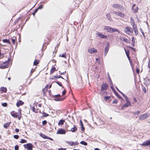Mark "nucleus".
I'll return each instance as SVG.
<instances>
[{
    "label": "nucleus",
    "instance_id": "obj_1",
    "mask_svg": "<svg viewBox=\"0 0 150 150\" xmlns=\"http://www.w3.org/2000/svg\"><path fill=\"white\" fill-rule=\"evenodd\" d=\"M131 25L132 26L133 31L135 33L136 35H137L138 34V31L137 28V25L135 24V22L133 18H131Z\"/></svg>",
    "mask_w": 150,
    "mask_h": 150
},
{
    "label": "nucleus",
    "instance_id": "obj_2",
    "mask_svg": "<svg viewBox=\"0 0 150 150\" xmlns=\"http://www.w3.org/2000/svg\"><path fill=\"white\" fill-rule=\"evenodd\" d=\"M104 29L107 30L108 32L109 33H112L115 32H117L118 33L120 32V31L118 30L107 26H105L104 27Z\"/></svg>",
    "mask_w": 150,
    "mask_h": 150
},
{
    "label": "nucleus",
    "instance_id": "obj_3",
    "mask_svg": "<svg viewBox=\"0 0 150 150\" xmlns=\"http://www.w3.org/2000/svg\"><path fill=\"white\" fill-rule=\"evenodd\" d=\"M124 31L125 33L128 35H132L133 33V31L131 30V28L128 26L125 28Z\"/></svg>",
    "mask_w": 150,
    "mask_h": 150
},
{
    "label": "nucleus",
    "instance_id": "obj_4",
    "mask_svg": "<svg viewBox=\"0 0 150 150\" xmlns=\"http://www.w3.org/2000/svg\"><path fill=\"white\" fill-rule=\"evenodd\" d=\"M149 115V113H145L140 115L139 117V119L140 120H144L148 117Z\"/></svg>",
    "mask_w": 150,
    "mask_h": 150
},
{
    "label": "nucleus",
    "instance_id": "obj_5",
    "mask_svg": "<svg viewBox=\"0 0 150 150\" xmlns=\"http://www.w3.org/2000/svg\"><path fill=\"white\" fill-rule=\"evenodd\" d=\"M10 61V59H9L7 61H6L3 63L0 66V68L2 69L5 68L6 66L8 65V62Z\"/></svg>",
    "mask_w": 150,
    "mask_h": 150
},
{
    "label": "nucleus",
    "instance_id": "obj_6",
    "mask_svg": "<svg viewBox=\"0 0 150 150\" xmlns=\"http://www.w3.org/2000/svg\"><path fill=\"white\" fill-rule=\"evenodd\" d=\"M33 146L32 144L29 143L24 145V147L27 148V150H32Z\"/></svg>",
    "mask_w": 150,
    "mask_h": 150
},
{
    "label": "nucleus",
    "instance_id": "obj_7",
    "mask_svg": "<svg viewBox=\"0 0 150 150\" xmlns=\"http://www.w3.org/2000/svg\"><path fill=\"white\" fill-rule=\"evenodd\" d=\"M66 130L63 129H59L57 132V134H64L66 133Z\"/></svg>",
    "mask_w": 150,
    "mask_h": 150
},
{
    "label": "nucleus",
    "instance_id": "obj_8",
    "mask_svg": "<svg viewBox=\"0 0 150 150\" xmlns=\"http://www.w3.org/2000/svg\"><path fill=\"white\" fill-rule=\"evenodd\" d=\"M88 52L90 54H93V53H95L97 52V50L96 49L94 48H92L88 49Z\"/></svg>",
    "mask_w": 150,
    "mask_h": 150
},
{
    "label": "nucleus",
    "instance_id": "obj_9",
    "mask_svg": "<svg viewBox=\"0 0 150 150\" xmlns=\"http://www.w3.org/2000/svg\"><path fill=\"white\" fill-rule=\"evenodd\" d=\"M114 13L116 15L119 16L121 17H124V15L119 11L115 12L114 11Z\"/></svg>",
    "mask_w": 150,
    "mask_h": 150
},
{
    "label": "nucleus",
    "instance_id": "obj_10",
    "mask_svg": "<svg viewBox=\"0 0 150 150\" xmlns=\"http://www.w3.org/2000/svg\"><path fill=\"white\" fill-rule=\"evenodd\" d=\"M142 145L145 146H150V140L144 142L142 144Z\"/></svg>",
    "mask_w": 150,
    "mask_h": 150
},
{
    "label": "nucleus",
    "instance_id": "obj_11",
    "mask_svg": "<svg viewBox=\"0 0 150 150\" xmlns=\"http://www.w3.org/2000/svg\"><path fill=\"white\" fill-rule=\"evenodd\" d=\"M112 6L113 8L117 9H120L122 7L120 4H113Z\"/></svg>",
    "mask_w": 150,
    "mask_h": 150
},
{
    "label": "nucleus",
    "instance_id": "obj_12",
    "mask_svg": "<svg viewBox=\"0 0 150 150\" xmlns=\"http://www.w3.org/2000/svg\"><path fill=\"white\" fill-rule=\"evenodd\" d=\"M67 144H69L71 146H75L78 144V143L77 142H67Z\"/></svg>",
    "mask_w": 150,
    "mask_h": 150
},
{
    "label": "nucleus",
    "instance_id": "obj_13",
    "mask_svg": "<svg viewBox=\"0 0 150 150\" xmlns=\"http://www.w3.org/2000/svg\"><path fill=\"white\" fill-rule=\"evenodd\" d=\"M108 85L105 83H103L101 87V90L102 91L106 90L107 88Z\"/></svg>",
    "mask_w": 150,
    "mask_h": 150
},
{
    "label": "nucleus",
    "instance_id": "obj_14",
    "mask_svg": "<svg viewBox=\"0 0 150 150\" xmlns=\"http://www.w3.org/2000/svg\"><path fill=\"white\" fill-rule=\"evenodd\" d=\"M97 35L99 36L100 38H107V36L105 35L102 34L100 33L99 32L97 33Z\"/></svg>",
    "mask_w": 150,
    "mask_h": 150
},
{
    "label": "nucleus",
    "instance_id": "obj_15",
    "mask_svg": "<svg viewBox=\"0 0 150 150\" xmlns=\"http://www.w3.org/2000/svg\"><path fill=\"white\" fill-rule=\"evenodd\" d=\"M11 115L14 117L17 118L18 117V115L17 113L14 111H12L11 112Z\"/></svg>",
    "mask_w": 150,
    "mask_h": 150
},
{
    "label": "nucleus",
    "instance_id": "obj_16",
    "mask_svg": "<svg viewBox=\"0 0 150 150\" xmlns=\"http://www.w3.org/2000/svg\"><path fill=\"white\" fill-rule=\"evenodd\" d=\"M123 40L125 42L129 43L130 42V40H128L126 38H125L124 37H121L120 38V40Z\"/></svg>",
    "mask_w": 150,
    "mask_h": 150
},
{
    "label": "nucleus",
    "instance_id": "obj_17",
    "mask_svg": "<svg viewBox=\"0 0 150 150\" xmlns=\"http://www.w3.org/2000/svg\"><path fill=\"white\" fill-rule=\"evenodd\" d=\"M24 103L21 100H20L17 102L16 103V105L17 107H19L20 105H22Z\"/></svg>",
    "mask_w": 150,
    "mask_h": 150
},
{
    "label": "nucleus",
    "instance_id": "obj_18",
    "mask_svg": "<svg viewBox=\"0 0 150 150\" xmlns=\"http://www.w3.org/2000/svg\"><path fill=\"white\" fill-rule=\"evenodd\" d=\"M109 50V46L107 44V45L105 48L104 54L105 56H106L108 51Z\"/></svg>",
    "mask_w": 150,
    "mask_h": 150
},
{
    "label": "nucleus",
    "instance_id": "obj_19",
    "mask_svg": "<svg viewBox=\"0 0 150 150\" xmlns=\"http://www.w3.org/2000/svg\"><path fill=\"white\" fill-rule=\"evenodd\" d=\"M74 127L72 128H71L70 130H69V131H71L72 132H75L77 130V128L74 125H73Z\"/></svg>",
    "mask_w": 150,
    "mask_h": 150
},
{
    "label": "nucleus",
    "instance_id": "obj_20",
    "mask_svg": "<svg viewBox=\"0 0 150 150\" xmlns=\"http://www.w3.org/2000/svg\"><path fill=\"white\" fill-rule=\"evenodd\" d=\"M11 123L10 122H8L5 123L4 125V128L6 129L9 126Z\"/></svg>",
    "mask_w": 150,
    "mask_h": 150
},
{
    "label": "nucleus",
    "instance_id": "obj_21",
    "mask_svg": "<svg viewBox=\"0 0 150 150\" xmlns=\"http://www.w3.org/2000/svg\"><path fill=\"white\" fill-rule=\"evenodd\" d=\"M1 91H2L3 92H6L7 89L6 88L4 87H2L0 88Z\"/></svg>",
    "mask_w": 150,
    "mask_h": 150
},
{
    "label": "nucleus",
    "instance_id": "obj_22",
    "mask_svg": "<svg viewBox=\"0 0 150 150\" xmlns=\"http://www.w3.org/2000/svg\"><path fill=\"white\" fill-rule=\"evenodd\" d=\"M72 4H75V6L78 7V2L77 0H74L72 2Z\"/></svg>",
    "mask_w": 150,
    "mask_h": 150
},
{
    "label": "nucleus",
    "instance_id": "obj_23",
    "mask_svg": "<svg viewBox=\"0 0 150 150\" xmlns=\"http://www.w3.org/2000/svg\"><path fill=\"white\" fill-rule=\"evenodd\" d=\"M131 104H130V102H127V103L126 104H125L124 105H123V107H127L128 106L130 105Z\"/></svg>",
    "mask_w": 150,
    "mask_h": 150
},
{
    "label": "nucleus",
    "instance_id": "obj_24",
    "mask_svg": "<svg viewBox=\"0 0 150 150\" xmlns=\"http://www.w3.org/2000/svg\"><path fill=\"white\" fill-rule=\"evenodd\" d=\"M64 120H60L58 122V124L59 125H63L64 124Z\"/></svg>",
    "mask_w": 150,
    "mask_h": 150
},
{
    "label": "nucleus",
    "instance_id": "obj_25",
    "mask_svg": "<svg viewBox=\"0 0 150 150\" xmlns=\"http://www.w3.org/2000/svg\"><path fill=\"white\" fill-rule=\"evenodd\" d=\"M43 8V6L42 5L40 4L38 8H36L35 9H41Z\"/></svg>",
    "mask_w": 150,
    "mask_h": 150
},
{
    "label": "nucleus",
    "instance_id": "obj_26",
    "mask_svg": "<svg viewBox=\"0 0 150 150\" xmlns=\"http://www.w3.org/2000/svg\"><path fill=\"white\" fill-rule=\"evenodd\" d=\"M136 6V5L135 4H133L132 6V9H138V6H136V8H134V7H135Z\"/></svg>",
    "mask_w": 150,
    "mask_h": 150
},
{
    "label": "nucleus",
    "instance_id": "obj_27",
    "mask_svg": "<svg viewBox=\"0 0 150 150\" xmlns=\"http://www.w3.org/2000/svg\"><path fill=\"white\" fill-rule=\"evenodd\" d=\"M38 63V61L37 60H35L34 62L33 65H37Z\"/></svg>",
    "mask_w": 150,
    "mask_h": 150
},
{
    "label": "nucleus",
    "instance_id": "obj_28",
    "mask_svg": "<svg viewBox=\"0 0 150 150\" xmlns=\"http://www.w3.org/2000/svg\"><path fill=\"white\" fill-rule=\"evenodd\" d=\"M124 50L125 52L126 55H127L128 59H129V60H130V58H129V53L126 51V50L125 48L124 49Z\"/></svg>",
    "mask_w": 150,
    "mask_h": 150
},
{
    "label": "nucleus",
    "instance_id": "obj_29",
    "mask_svg": "<svg viewBox=\"0 0 150 150\" xmlns=\"http://www.w3.org/2000/svg\"><path fill=\"white\" fill-rule=\"evenodd\" d=\"M66 56V53H64L63 54H60L59 56L62 57H64L65 58H66V57L65 56Z\"/></svg>",
    "mask_w": 150,
    "mask_h": 150
},
{
    "label": "nucleus",
    "instance_id": "obj_30",
    "mask_svg": "<svg viewBox=\"0 0 150 150\" xmlns=\"http://www.w3.org/2000/svg\"><path fill=\"white\" fill-rule=\"evenodd\" d=\"M80 143L82 144H83L84 145H87V143L84 141H81L80 142Z\"/></svg>",
    "mask_w": 150,
    "mask_h": 150
},
{
    "label": "nucleus",
    "instance_id": "obj_31",
    "mask_svg": "<svg viewBox=\"0 0 150 150\" xmlns=\"http://www.w3.org/2000/svg\"><path fill=\"white\" fill-rule=\"evenodd\" d=\"M3 41L4 42L7 43H10V42L7 39H4L3 40Z\"/></svg>",
    "mask_w": 150,
    "mask_h": 150
},
{
    "label": "nucleus",
    "instance_id": "obj_32",
    "mask_svg": "<svg viewBox=\"0 0 150 150\" xmlns=\"http://www.w3.org/2000/svg\"><path fill=\"white\" fill-rule=\"evenodd\" d=\"M63 100V99H60L59 98H54V100L56 101H61L62 100Z\"/></svg>",
    "mask_w": 150,
    "mask_h": 150
},
{
    "label": "nucleus",
    "instance_id": "obj_33",
    "mask_svg": "<svg viewBox=\"0 0 150 150\" xmlns=\"http://www.w3.org/2000/svg\"><path fill=\"white\" fill-rule=\"evenodd\" d=\"M124 97L125 98V99L127 102H130V101L129 100L127 97L126 95L124 96Z\"/></svg>",
    "mask_w": 150,
    "mask_h": 150
},
{
    "label": "nucleus",
    "instance_id": "obj_34",
    "mask_svg": "<svg viewBox=\"0 0 150 150\" xmlns=\"http://www.w3.org/2000/svg\"><path fill=\"white\" fill-rule=\"evenodd\" d=\"M26 142H27V141L26 140L24 139H21V140L20 141V142L21 143H26Z\"/></svg>",
    "mask_w": 150,
    "mask_h": 150
},
{
    "label": "nucleus",
    "instance_id": "obj_35",
    "mask_svg": "<svg viewBox=\"0 0 150 150\" xmlns=\"http://www.w3.org/2000/svg\"><path fill=\"white\" fill-rule=\"evenodd\" d=\"M132 43L133 44V45H134L135 42V38L134 37H132Z\"/></svg>",
    "mask_w": 150,
    "mask_h": 150
},
{
    "label": "nucleus",
    "instance_id": "obj_36",
    "mask_svg": "<svg viewBox=\"0 0 150 150\" xmlns=\"http://www.w3.org/2000/svg\"><path fill=\"white\" fill-rule=\"evenodd\" d=\"M107 17L108 19V20L110 21H112L111 19V18L110 16L108 14L107 15Z\"/></svg>",
    "mask_w": 150,
    "mask_h": 150
},
{
    "label": "nucleus",
    "instance_id": "obj_37",
    "mask_svg": "<svg viewBox=\"0 0 150 150\" xmlns=\"http://www.w3.org/2000/svg\"><path fill=\"white\" fill-rule=\"evenodd\" d=\"M16 39V38H12L11 39L12 42L14 44H15Z\"/></svg>",
    "mask_w": 150,
    "mask_h": 150
},
{
    "label": "nucleus",
    "instance_id": "obj_38",
    "mask_svg": "<svg viewBox=\"0 0 150 150\" xmlns=\"http://www.w3.org/2000/svg\"><path fill=\"white\" fill-rule=\"evenodd\" d=\"M43 116L45 117H46L49 116V115L48 114H47L45 112H43Z\"/></svg>",
    "mask_w": 150,
    "mask_h": 150
},
{
    "label": "nucleus",
    "instance_id": "obj_39",
    "mask_svg": "<svg viewBox=\"0 0 150 150\" xmlns=\"http://www.w3.org/2000/svg\"><path fill=\"white\" fill-rule=\"evenodd\" d=\"M140 113V111H136L135 112H134L133 113H134V115H136V114L138 115Z\"/></svg>",
    "mask_w": 150,
    "mask_h": 150
},
{
    "label": "nucleus",
    "instance_id": "obj_40",
    "mask_svg": "<svg viewBox=\"0 0 150 150\" xmlns=\"http://www.w3.org/2000/svg\"><path fill=\"white\" fill-rule=\"evenodd\" d=\"M47 123V122L46 120H44L42 122V124L43 125H45Z\"/></svg>",
    "mask_w": 150,
    "mask_h": 150
},
{
    "label": "nucleus",
    "instance_id": "obj_41",
    "mask_svg": "<svg viewBox=\"0 0 150 150\" xmlns=\"http://www.w3.org/2000/svg\"><path fill=\"white\" fill-rule=\"evenodd\" d=\"M13 137L15 139H17L19 138V136L18 135H14Z\"/></svg>",
    "mask_w": 150,
    "mask_h": 150
},
{
    "label": "nucleus",
    "instance_id": "obj_42",
    "mask_svg": "<svg viewBox=\"0 0 150 150\" xmlns=\"http://www.w3.org/2000/svg\"><path fill=\"white\" fill-rule=\"evenodd\" d=\"M1 105L4 107H6L7 106V104L6 103H4L1 104Z\"/></svg>",
    "mask_w": 150,
    "mask_h": 150
},
{
    "label": "nucleus",
    "instance_id": "obj_43",
    "mask_svg": "<svg viewBox=\"0 0 150 150\" xmlns=\"http://www.w3.org/2000/svg\"><path fill=\"white\" fill-rule=\"evenodd\" d=\"M110 97H109V96H106L105 97H104L105 99L106 100H108L110 99Z\"/></svg>",
    "mask_w": 150,
    "mask_h": 150
},
{
    "label": "nucleus",
    "instance_id": "obj_44",
    "mask_svg": "<svg viewBox=\"0 0 150 150\" xmlns=\"http://www.w3.org/2000/svg\"><path fill=\"white\" fill-rule=\"evenodd\" d=\"M20 116H18V117L17 118H18V119L19 120H20L21 118V110H20Z\"/></svg>",
    "mask_w": 150,
    "mask_h": 150
},
{
    "label": "nucleus",
    "instance_id": "obj_45",
    "mask_svg": "<svg viewBox=\"0 0 150 150\" xmlns=\"http://www.w3.org/2000/svg\"><path fill=\"white\" fill-rule=\"evenodd\" d=\"M18 145H16L15 147V150H18Z\"/></svg>",
    "mask_w": 150,
    "mask_h": 150
},
{
    "label": "nucleus",
    "instance_id": "obj_46",
    "mask_svg": "<svg viewBox=\"0 0 150 150\" xmlns=\"http://www.w3.org/2000/svg\"><path fill=\"white\" fill-rule=\"evenodd\" d=\"M55 77L56 78H62L63 79H64V78L61 76H57Z\"/></svg>",
    "mask_w": 150,
    "mask_h": 150
},
{
    "label": "nucleus",
    "instance_id": "obj_47",
    "mask_svg": "<svg viewBox=\"0 0 150 150\" xmlns=\"http://www.w3.org/2000/svg\"><path fill=\"white\" fill-rule=\"evenodd\" d=\"M140 31L142 33V34L143 36H144V37H145V35H144V33L143 32V30H142V29H140Z\"/></svg>",
    "mask_w": 150,
    "mask_h": 150
},
{
    "label": "nucleus",
    "instance_id": "obj_48",
    "mask_svg": "<svg viewBox=\"0 0 150 150\" xmlns=\"http://www.w3.org/2000/svg\"><path fill=\"white\" fill-rule=\"evenodd\" d=\"M117 100H115L112 102L113 104H116L117 103Z\"/></svg>",
    "mask_w": 150,
    "mask_h": 150
},
{
    "label": "nucleus",
    "instance_id": "obj_49",
    "mask_svg": "<svg viewBox=\"0 0 150 150\" xmlns=\"http://www.w3.org/2000/svg\"><path fill=\"white\" fill-rule=\"evenodd\" d=\"M38 10H35L34 11L33 13L32 14L33 15V16H35V14L37 12Z\"/></svg>",
    "mask_w": 150,
    "mask_h": 150
},
{
    "label": "nucleus",
    "instance_id": "obj_50",
    "mask_svg": "<svg viewBox=\"0 0 150 150\" xmlns=\"http://www.w3.org/2000/svg\"><path fill=\"white\" fill-rule=\"evenodd\" d=\"M56 83L59 86H62V85L61 83L57 81L56 82Z\"/></svg>",
    "mask_w": 150,
    "mask_h": 150
},
{
    "label": "nucleus",
    "instance_id": "obj_51",
    "mask_svg": "<svg viewBox=\"0 0 150 150\" xmlns=\"http://www.w3.org/2000/svg\"><path fill=\"white\" fill-rule=\"evenodd\" d=\"M66 93V91L65 90H64V91H63L62 92V95H65Z\"/></svg>",
    "mask_w": 150,
    "mask_h": 150
},
{
    "label": "nucleus",
    "instance_id": "obj_52",
    "mask_svg": "<svg viewBox=\"0 0 150 150\" xmlns=\"http://www.w3.org/2000/svg\"><path fill=\"white\" fill-rule=\"evenodd\" d=\"M58 150H66V149L60 148L58 149Z\"/></svg>",
    "mask_w": 150,
    "mask_h": 150
},
{
    "label": "nucleus",
    "instance_id": "obj_53",
    "mask_svg": "<svg viewBox=\"0 0 150 150\" xmlns=\"http://www.w3.org/2000/svg\"><path fill=\"white\" fill-rule=\"evenodd\" d=\"M34 70L33 69H32L30 71L31 75L32 74L34 71Z\"/></svg>",
    "mask_w": 150,
    "mask_h": 150
},
{
    "label": "nucleus",
    "instance_id": "obj_54",
    "mask_svg": "<svg viewBox=\"0 0 150 150\" xmlns=\"http://www.w3.org/2000/svg\"><path fill=\"white\" fill-rule=\"evenodd\" d=\"M60 96V95L59 94H57V95H54V96L53 97L55 98L57 97H59Z\"/></svg>",
    "mask_w": 150,
    "mask_h": 150
},
{
    "label": "nucleus",
    "instance_id": "obj_55",
    "mask_svg": "<svg viewBox=\"0 0 150 150\" xmlns=\"http://www.w3.org/2000/svg\"><path fill=\"white\" fill-rule=\"evenodd\" d=\"M136 72L138 74L139 73V70L138 68L136 69Z\"/></svg>",
    "mask_w": 150,
    "mask_h": 150
},
{
    "label": "nucleus",
    "instance_id": "obj_56",
    "mask_svg": "<svg viewBox=\"0 0 150 150\" xmlns=\"http://www.w3.org/2000/svg\"><path fill=\"white\" fill-rule=\"evenodd\" d=\"M15 131L16 132H18L19 131V129H16Z\"/></svg>",
    "mask_w": 150,
    "mask_h": 150
},
{
    "label": "nucleus",
    "instance_id": "obj_57",
    "mask_svg": "<svg viewBox=\"0 0 150 150\" xmlns=\"http://www.w3.org/2000/svg\"><path fill=\"white\" fill-rule=\"evenodd\" d=\"M80 123H81V127H83V123H82L81 120H80Z\"/></svg>",
    "mask_w": 150,
    "mask_h": 150
},
{
    "label": "nucleus",
    "instance_id": "obj_58",
    "mask_svg": "<svg viewBox=\"0 0 150 150\" xmlns=\"http://www.w3.org/2000/svg\"><path fill=\"white\" fill-rule=\"evenodd\" d=\"M109 81H110V83H111L112 85V82L111 80V79L110 78V77H109Z\"/></svg>",
    "mask_w": 150,
    "mask_h": 150
},
{
    "label": "nucleus",
    "instance_id": "obj_59",
    "mask_svg": "<svg viewBox=\"0 0 150 150\" xmlns=\"http://www.w3.org/2000/svg\"><path fill=\"white\" fill-rule=\"evenodd\" d=\"M120 93H121L124 97V96H126L123 93H122V92H121V91L120 92Z\"/></svg>",
    "mask_w": 150,
    "mask_h": 150
},
{
    "label": "nucleus",
    "instance_id": "obj_60",
    "mask_svg": "<svg viewBox=\"0 0 150 150\" xmlns=\"http://www.w3.org/2000/svg\"><path fill=\"white\" fill-rule=\"evenodd\" d=\"M148 67L149 68L150 67V61L149 60L148 62Z\"/></svg>",
    "mask_w": 150,
    "mask_h": 150
},
{
    "label": "nucleus",
    "instance_id": "obj_61",
    "mask_svg": "<svg viewBox=\"0 0 150 150\" xmlns=\"http://www.w3.org/2000/svg\"><path fill=\"white\" fill-rule=\"evenodd\" d=\"M143 91L145 93H146V90L145 88H143Z\"/></svg>",
    "mask_w": 150,
    "mask_h": 150
},
{
    "label": "nucleus",
    "instance_id": "obj_62",
    "mask_svg": "<svg viewBox=\"0 0 150 150\" xmlns=\"http://www.w3.org/2000/svg\"><path fill=\"white\" fill-rule=\"evenodd\" d=\"M116 89L119 92H120V91L119 89H118V88H117V87H116Z\"/></svg>",
    "mask_w": 150,
    "mask_h": 150
},
{
    "label": "nucleus",
    "instance_id": "obj_63",
    "mask_svg": "<svg viewBox=\"0 0 150 150\" xmlns=\"http://www.w3.org/2000/svg\"><path fill=\"white\" fill-rule=\"evenodd\" d=\"M82 128V130L83 131L84 130V128L83 127H83H81Z\"/></svg>",
    "mask_w": 150,
    "mask_h": 150
},
{
    "label": "nucleus",
    "instance_id": "obj_64",
    "mask_svg": "<svg viewBox=\"0 0 150 150\" xmlns=\"http://www.w3.org/2000/svg\"><path fill=\"white\" fill-rule=\"evenodd\" d=\"M134 101L135 102H136V101H137V100L136 99V98H134Z\"/></svg>",
    "mask_w": 150,
    "mask_h": 150
}]
</instances>
